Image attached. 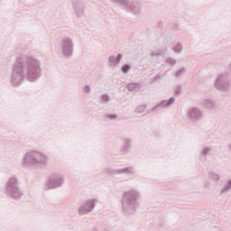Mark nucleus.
I'll use <instances>...</instances> for the list:
<instances>
[{"instance_id": "nucleus-1", "label": "nucleus", "mask_w": 231, "mask_h": 231, "mask_svg": "<svg viewBox=\"0 0 231 231\" xmlns=\"http://www.w3.org/2000/svg\"><path fill=\"white\" fill-rule=\"evenodd\" d=\"M42 71L41 61L35 56L28 53L20 54L11 70V85L19 88L24 80L35 82L41 79Z\"/></svg>"}, {"instance_id": "nucleus-2", "label": "nucleus", "mask_w": 231, "mask_h": 231, "mask_svg": "<svg viewBox=\"0 0 231 231\" xmlns=\"http://www.w3.org/2000/svg\"><path fill=\"white\" fill-rule=\"evenodd\" d=\"M142 193L140 190L131 189L123 193L121 198V210L125 216H133L140 208Z\"/></svg>"}, {"instance_id": "nucleus-3", "label": "nucleus", "mask_w": 231, "mask_h": 231, "mask_svg": "<svg viewBox=\"0 0 231 231\" xmlns=\"http://www.w3.org/2000/svg\"><path fill=\"white\" fill-rule=\"evenodd\" d=\"M21 162L22 167H46L48 156L42 152L31 150L23 154Z\"/></svg>"}, {"instance_id": "nucleus-4", "label": "nucleus", "mask_w": 231, "mask_h": 231, "mask_svg": "<svg viewBox=\"0 0 231 231\" xmlns=\"http://www.w3.org/2000/svg\"><path fill=\"white\" fill-rule=\"evenodd\" d=\"M4 192L12 199H21L23 198V189L19 187V179L17 176L12 175L9 177L4 186Z\"/></svg>"}, {"instance_id": "nucleus-5", "label": "nucleus", "mask_w": 231, "mask_h": 231, "mask_svg": "<svg viewBox=\"0 0 231 231\" xmlns=\"http://www.w3.org/2000/svg\"><path fill=\"white\" fill-rule=\"evenodd\" d=\"M213 87L225 95H230L231 92V79L226 74H219L213 82Z\"/></svg>"}, {"instance_id": "nucleus-6", "label": "nucleus", "mask_w": 231, "mask_h": 231, "mask_svg": "<svg viewBox=\"0 0 231 231\" xmlns=\"http://www.w3.org/2000/svg\"><path fill=\"white\" fill-rule=\"evenodd\" d=\"M59 51L64 59H71L75 51V42H73V38L69 36L63 37L60 42Z\"/></svg>"}, {"instance_id": "nucleus-7", "label": "nucleus", "mask_w": 231, "mask_h": 231, "mask_svg": "<svg viewBox=\"0 0 231 231\" xmlns=\"http://www.w3.org/2000/svg\"><path fill=\"white\" fill-rule=\"evenodd\" d=\"M110 3H116V5H120V6H124L128 12L134 14V15H138L142 14V4L136 1L130 0H109Z\"/></svg>"}, {"instance_id": "nucleus-8", "label": "nucleus", "mask_w": 231, "mask_h": 231, "mask_svg": "<svg viewBox=\"0 0 231 231\" xmlns=\"http://www.w3.org/2000/svg\"><path fill=\"white\" fill-rule=\"evenodd\" d=\"M64 185V176L55 173L49 177L47 183L45 185V190H50L51 189H59Z\"/></svg>"}, {"instance_id": "nucleus-9", "label": "nucleus", "mask_w": 231, "mask_h": 231, "mask_svg": "<svg viewBox=\"0 0 231 231\" xmlns=\"http://www.w3.org/2000/svg\"><path fill=\"white\" fill-rule=\"evenodd\" d=\"M186 118L190 124H198L203 120V111L199 107H190L186 112Z\"/></svg>"}, {"instance_id": "nucleus-10", "label": "nucleus", "mask_w": 231, "mask_h": 231, "mask_svg": "<svg viewBox=\"0 0 231 231\" xmlns=\"http://www.w3.org/2000/svg\"><path fill=\"white\" fill-rule=\"evenodd\" d=\"M71 6L77 19L86 17V2L83 0H71Z\"/></svg>"}, {"instance_id": "nucleus-11", "label": "nucleus", "mask_w": 231, "mask_h": 231, "mask_svg": "<svg viewBox=\"0 0 231 231\" xmlns=\"http://www.w3.org/2000/svg\"><path fill=\"white\" fill-rule=\"evenodd\" d=\"M97 199H89L79 206L78 212L79 216H86L87 214H89L90 212H93L95 210V207H97Z\"/></svg>"}, {"instance_id": "nucleus-12", "label": "nucleus", "mask_w": 231, "mask_h": 231, "mask_svg": "<svg viewBox=\"0 0 231 231\" xmlns=\"http://www.w3.org/2000/svg\"><path fill=\"white\" fill-rule=\"evenodd\" d=\"M134 172H135V170L133 166L108 171V174H134Z\"/></svg>"}, {"instance_id": "nucleus-13", "label": "nucleus", "mask_w": 231, "mask_h": 231, "mask_svg": "<svg viewBox=\"0 0 231 231\" xmlns=\"http://www.w3.org/2000/svg\"><path fill=\"white\" fill-rule=\"evenodd\" d=\"M176 102V98L171 97L168 100H162L160 103H157V105L152 108V111H156L159 107H171Z\"/></svg>"}, {"instance_id": "nucleus-14", "label": "nucleus", "mask_w": 231, "mask_h": 231, "mask_svg": "<svg viewBox=\"0 0 231 231\" xmlns=\"http://www.w3.org/2000/svg\"><path fill=\"white\" fill-rule=\"evenodd\" d=\"M201 104L206 106L207 109H216L217 107V103L209 97L203 98Z\"/></svg>"}, {"instance_id": "nucleus-15", "label": "nucleus", "mask_w": 231, "mask_h": 231, "mask_svg": "<svg viewBox=\"0 0 231 231\" xmlns=\"http://www.w3.org/2000/svg\"><path fill=\"white\" fill-rule=\"evenodd\" d=\"M131 143H132L131 139L123 140V144H122V147H121V153L122 154H127L128 152H131Z\"/></svg>"}, {"instance_id": "nucleus-16", "label": "nucleus", "mask_w": 231, "mask_h": 231, "mask_svg": "<svg viewBox=\"0 0 231 231\" xmlns=\"http://www.w3.org/2000/svg\"><path fill=\"white\" fill-rule=\"evenodd\" d=\"M122 57V54H117L116 56L112 55L108 57V61L110 64H120Z\"/></svg>"}, {"instance_id": "nucleus-17", "label": "nucleus", "mask_w": 231, "mask_h": 231, "mask_svg": "<svg viewBox=\"0 0 231 231\" xmlns=\"http://www.w3.org/2000/svg\"><path fill=\"white\" fill-rule=\"evenodd\" d=\"M231 189V180H227L224 186L220 189L219 193L220 194H228V192H230Z\"/></svg>"}, {"instance_id": "nucleus-18", "label": "nucleus", "mask_w": 231, "mask_h": 231, "mask_svg": "<svg viewBox=\"0 0 231 231\" xmlns=\"http://www.w3.org/2000/svg\"><path fill=\"white\" fill-rule=\"evenodd\" d=\"M126 88L128 91H140L142 85L140 83H129Z\"/></svg>"}, {"instance_id": "nucleus-19", "label": "nucleus", "mask_w": 231, "mask_h": 231, "mask_svg": "<svg viewBox=\"0 0 231 231\" xmlns=\"http://www.w3.org/2000/svg\"><path fill=\"white\" fill-rule=\"evenodd\" d=\"M208 179L211 180V181H219L221 180V176L219 174L214 172V171H209L208 173Z\"/></svg>"}, {"instance_id": "nucleus-20", "label": "nucleus", "mask_w": 231, "mask_h": 231, "mask_svg": "<svg viewBox=\"0 0 231 231\" xmlns=\"http://www.w3.org/2000/svg\"><path fill=\"white\" fill-rule=\"evenodd\" d=\"M210 152H212L211 147H204L200 151V156H201V158H207V156H208V154H210Z\"/></svg>"}, {"instance_id": "nucleus-21", "label": "nucleus", "mask_w": 231, "mask_h": 231, "mask_svg": "<svg viewBox=\"0 0 231 231\" xmlns=\"http://www.w3.org/2000/svg\"><path fill=\"white\" fill-rule=\"evenodd\" d=\"M145 109H147L146 105H140L134 109V113L137 115H142V113H145Z\"/></svg>"}, {"instance_id": "nucleus-22", "label": "nucleus", "mask_w": 231, "mask_h": 231, "mask_svg": "<svg viewBox=\"0 0 231 231\" xmlns=\"http://www.w3.org/2000/svg\"><path fill=\"white\" fill-rule=\"evenodd\" d=\"M185 73H187V69L185 67H182L181 69H180L175 72V77L176 79H180V77H183Z\"/></svg>"}, {"instance_id": "nucleus-23", "label": "nucleus", "mask_w": 231, "mask_h": 231, "mask_svg": "<svg viewBox=\"0 0 231 231\" xmlns=\"http://www.w3.org/2000/svg\"><path fill=\"white\" fill-rule=\"evenodd\" d=\"M172 50L175 53H181V51H183V45L181 43H177L172 47Z\"/></svg>"}, {"instance_id": "nucleus-24", "label": "nucleus", "mask_w": 231, "mask_h": 231, "mask_svg": "<svg viewBox=\"0 0 231 231\" xmlns=\"http://www.w3.org/2000/svg\"><path fill=\"white\" fill-rule=\"evenodd\" d=\"M163 51L160 49L155 50L150 53L151 57H162Z\"/></svg>"}, {"instance_id": "nucleus-25", "label": "nucleus", "mask_w": 231, "mask_h": 231, "mask_svg": "<svg viewBox=\"0 0 231 231\" xmlns=\"http://www.w3.org/2000/svg\"><path fill=\"white\" fill-rule=\"evenodd\" d=\"M101 100L103 104H107L108 102H111V98L109 97V95L104 94L101 96Z\"/></svg>"}, {"instance_id": "nucleus-26", "label": "nucleus", "mask_w": 231, "mask_h": 231, "mask_svg": "<svg viewBox=\"0 0 231 231\" xmlns=\"http://www.w3.org/2000/svg\"><path fill=\"white\" fill-rule=\"evenodd\" d=\"M130 69H131V65H129V64H125L121 68L122 73H125V74L128 73Z\"/></svg>"}, {"instance_id": "nucleus-27", "label": "nucleus", "mask_w": 231, "mask_h": 231, "mask_svg": "<svg viewBox=\"0 0 231 231\" xmlns=\"http://www.w3.org/2000/svg\"><path fill=\"white\" fill-rule=\"evenodd\" d=\"M166 62H167V64H171V66H174L176 64V59L167 58Z\"/></svg>"}, {"instance_id": "nucleus-28", "label": "nucleus", "mask_w": 231, "mask_h": 231, "mask_svg": "<svg viewBox=\"0 0 231 231\" xmlns=\"http://www.w3.org/2000/svg\"><path fill=\"white\" fill-rule=\"evenodd\" d=\"M173 91H174V95L175 96H178L181 93V86H176L174 88H173Z\"/></svg>"}, {"instance_id": "nucleus-29", "label": "nucleus", "mask_w": 231, "mask_h": 231, "mask_svg": "<svg viewBox=\"0 0 231 231\" xmlns=\"http://www.w3.org/2000/svg\"><path fill=\"white\" fill-rule=\"evenodd\" d=\"M106 118H108V120H116L117 116L115 114H107Z\"/></svg>"}, {"instance_id": "nucleus-30", "label": "nucleus", "mask_w": 231, "mask_h": 231, "mask_svg": "<svg viewBox=\"0 0 231 231\" xmlns=\"http://www.w3.org/2000/svg\"><path fill=\"white\" fill-rule=\"evenodd\" d=\"M83 91H84V93H87V94L91 93V87H89V85H86V86L83 88Z\"/></svg>"}, {"instance_id": "nucleus-31", "label": "nucleus", "mask_w": 231, "mask_h": 231, "mask_svg": "<svg viewBox=\"0 0 231 231\" xmlns=\"http://www.w3.org/2000/svg\"><path fill=\"white\" fill-rule=\"evenodd\" d=\"M228 151L231 152V143L228 145Z\"/></svg>"}, {"instance_id": "nucleus-32", "label": "nucleus", "mask_w": 231, "mask_h": 231, "mask_svg": "<svg viewBox=\"0 0 231 231\" xmlns=\"http://www.w3.org/2000/svg\"><path fill=\"white\" fill-rule=\"evenodd\" d=\"M92 231H99V230L97 227H93Z\"/></svg>"}, {"instance_id": "nucleus-33", "label": "nucleus", "mask_w": 231, "mask_h": 231, "mask_svg": "<svg viewBox=\"0 0 231 231\" xmlns=\"http://www.w3.org/2000/svg\"><path fill=\"white\" fill-rule=\"evenodd\" d=\"M155 79H158V77H155Z\"/></svg>"}]
</instances>
